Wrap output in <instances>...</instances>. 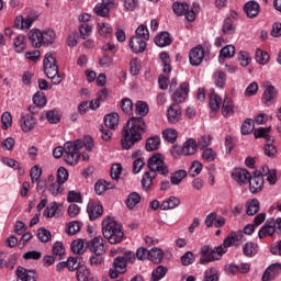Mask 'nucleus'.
<instances>
[{
    "label": "nucleus",
    "instance_id": "0e129e2a",
    "mask_svg": "<svg viewBox=\"0 0 281 281\" xmlns=\"http://www.w3.org/2000/svg\"><path fill=\"white\" fill-rule=\"evenodd\" d=\"M91 25H89V23H81L79 25V32H80V36L81 38L87 40L89 38V36H91Z\"/></svg>",
    "mask_w": 281,
    "mask_h": 281
},
{
    "label": "nucleus",
    "instance_id": "f03ea898",
    "mask_svg": "<svg viewBox=\"0 0 281 281\" xmlns=\"http://www.w3.org/2000/svg\"><path fill=\"white\" fill-rule=\"evenodd\" d=\"M86 147V150L91 151L93 150V139L89 138V142L85 144L81 139H77L74 142H68L65 144V156L64 161L69 164V166H75L78 164L80 159V150Z\"/></svg>",
    "mask_w": 281,
    "mask_h": 281
},
{
    "label": "nucleus",
    "instance_id": "cd10ccee",
    "mask_svg": "<svg viewBox=\"0 0 281 281\" xmlns=\"http://www.w3.org/2000/svg\"><path fill=\"white\" fill-rule=\"evenodd\" d=\"M172 40L170 38V33L161 32L158 36L155 37V44L157 47H168L171 45Z\"/></svg>",
    "mask_w": 281,
    "mask_h": 281
},
{
    "label": "nucleus",
    "instance_id": "aec40b11",
    "mask_svg": "<svg viewBox=\"0 0 281 281\" xmlns=\"http://www.w3.org/2000/svg\"><path fill=\"white\" fill-rule=\"evenodd\" d=\"M61 206L57 202H52L45 210H44V216L46 218H58L63 216V210Z\"/></svg>",
    "mask_w": 281,
    "mask_h": 281
},
{
    "label": "nucleus",
    "instance_id": "052dcab7",
    "mask_svg": "<svg viewBox=\"0 0 281 281\" xmlns=\"http://www.w3.org/2000/svg\"><path fill=\"white\" fill-rule=\"evenodd\" d=\"M82 228V225H80L79 222L72 221L68 224V227L66 228V232L69 236H74L80 232Z\"/></svg>",
    "mask_w": 281,
    "mask_h": 281
},
{
    "label": "nucleus",
    "instance_id": "a18cd8bd",
    "mask_svg": "<svg viewBox=\"0 0 281 281\" xmlns=\"http://www.w3.org/2000/svg\"><path fill=\"white\" fill-rule=\"evenodd\" d=\"M139 201H142V196L139 195V193L132 192L128 194L125 203H126V206L128 207V210H133V207H135V205H137V203H139Z\"/></svg>",
    "mask_w": 281,
    "mask_h": 281
},
{
    "label": "nucleus",
    "instance_id": "4468645a",
    "mask_svg": "<svg viewBox=\"0 0 281 281\" xmlns=\"http://www.w3.org/2000/svg\"><path fill=\"white\" fill-rule=\"evenodd\" d=\"M232 177L238 186H245V183H249V179H251V173L247 169L236 168L234 169Z\"/></svg>",
    "mask_w": 281,
    "mask_h": 281
},
{
    "label": "nucleus",
    "instance_id": "c9c22d12",
    "mask_svg": "<svg viewBox=\"0 0 281 281\" xmlns=\"http://www.w3.org/2000/svg\"><path fill=\"white\" fill-rule=\"evenodd\" d=\"M160 145L161 138H159V136H154L147 138L145 148L148 153H153V150H158Z\"/></svg>",
    "mask_w": 281,
    "mask_h": 281
},
{
    "label": "nucleus",
    "instance_id": "c03bdc74",
    "mask_svg": "<svg viewBox=\"0 0 281 281\" xmlns=\"http://www.w3.org/2000/svg\"><path fill=\"white\" fill-rule=\"evenodd\" d=\"M159 58L164 66V74H170V71H172V66L170 65V55L166 52H162L160 53Z\"/></svg>",
    "mask_w": 281,
    "mask_h": 281
},
{
    "label": "nucleus",
    "instance_id": "49530a36",
    "mask_svg": "<svg viewBox=\"0 0 281 281\" xmlns=\"http://www.w3.org/2000/svg\"><path fill=\"white\" fill-rule=\"evenodd\" d=\"M234 54H236V47L234 45H227L223 47L220 52V63L223 60V58H232L234 57Z\"/></svg>",
    "mask_w": 281,
    "mask_h": 281
},
{
    "label": "nucleus",
    "instance_id": "3c124183",
    "mask_svg": "<svg viewBox=\"0 0 281 281\" xmlns=\"http://www.w3.org/2000/svg\"><path fill=\"white\" fill-rule=\"evenodd\" d=\"M255 60H257L259 65H267V63H269V53L262 49H257Z\"/></svg>",
    "mask_w": 281,
    "mask_h": 281
},
{
    "label": "nucleus",
    "instance_id": "a19ab883",
    "mask_svg": "<svg viewBox=\"0 0 281 281\" xmlns=\"http://www.w3.org/2000/svg\"><path fill=\"white\" fill-rule=\"evenodd\" d=\"M136 38H140L145 42L150 41V32L148 31V27H146V25L140 24L136 31H135V35Z\"/></svg>",
    "mask_w": 281,
    "mask_h": 281
},
{
    "label": "nucleus",
    "instance_id": "37998d69",
    "mask_svg": "<svg viewBox=\"0 0 281 281\" xmlns=\"http://www.w3.org/2000/svg\"><path fill=\"white\" fill-rule=\"evenodd\" d=\"M223 102V99H221L214 90L210 92V108L213 111H218L221 109V104Z\"/></svg>",
    "mask_w": 281,
    "mask_h": 281
},
{
    "label": "nucleus",
    "instance_id": "4c0bfd02",
    "mask_svg": "<svg viewBox=\"0 0 281 281\" xmlns=\"http://www.w3.org/2000/svg\"><path fill=\"white\" fill-rule=\"evenodd\" d=\"M243 251L244 256H246L247 258H254V256L258 254V244L254 241H248L245 244Z\"/></svg>",
    "mask_w": 281,
    "mask_h": 281
},
{
    "label": "nucleus",
    "instance_id": "f3484780",
    "mask_svg": "<svg viewBox=\"0 0 281 281\" xmlns=\"http://www.w3.org/2000/svg\"><path fill=\"white\" fill-rule=\"evenodd\" d=\"M190 91V85L188 82H183L180 85V88L177 89L172 94V100L177 104H180V102H186V98H188V93Z\"/></svg>",
    "mask_w": 281,
    "mask_h": 281
},
{
    "label": "nucleus",
    "instance_id": "1a4fd4ad",
    "mask_svg": "<svg viewBox=\"0 0 281 281\" xmlns=\"http://www.w3.org/2000/svg\"><path fill=\"white\" fill-rule=\"evenodd\" d=\"M245 243V234H243V231L234 232L232 231L227 237L224 239L223 246L224 249H227L228 247L235 246L240 247Z\"/></svg>",
    "mask_w": 281,
    "mask_h": 281
},
{
    "label": "nucleus",
    "instance_id": "5701e85b",
    "mask_svg": "<svg viewBox=\"0 0 281 281\" xmlns=\"http://www.w3.org/2000/svg\"><path fill=\"white\" fill-rule=\"evenodd\" d=\"M103 122L110 131H115L120 124V114L117 112H112L106 114L103 119Z\"/></svg>",
    "mask_w": 281,
    "mask_h": 281
},
{
    "label": "nucleus",
    "instance_id": "412c9836",
    "mask_svg": "<svg viewBox=\"0 0 281 281\" xmlns=\"http://www.w3.org/2000/svg\"><path fill=\"white\" fill-rule=\"evenodd\" d=\"M20 122L23 133H30L36 126V119L32 114L22 115Z\"/></svg>",
    "mask_w": 281,
    "mask_h": 281
},
{
    "label": "nucleus",
    "instance_id": "e2e57ef3",
    "mask_svg": "<svg viewBox=\"0 0 281 281\" xmlns=\"http://www.w3.org/2000/svg\"><path fill=\"white\" fill-rule=\"evenodd\" d=\"M271 142H273V139L267 140V144L263 147V153L267 157H276L278 153V149H276V147L273 146V144H271Z\"/></svg>",
    "mask_w": 281,
    "mask_h": 281
},
{
    "label": "nucleus",
    "instance_id": "58836bf2",
    "mask_svg": "<svg viewBox=\"0 0 281 281\" xmlns=\"http://www.w3.org/2000/svg\"><path fill=\"white\" fill-rule=\"evenodd\" d=\"M172 10L178 16H183L190 10V4L188 2H175Z\"/></svg>",
    "mask_w": 281,
    "mask_h": 281
},
{
    "label": "nucleus",
    "instance_id": "ddd939ff",
    "mask_svg": "<svg viewBox=\"0 0 281 281\" xmlns=\"http://www.w3.org/2000/svg\"><path fill=\"white\" fill-rule=\"evenodd\" d=\"M15 276L18 281H36V278H38L36 270H29L21 266L16 268Z\"/></svg>",
    "mask_w": 281,
    "mask_h": 281
},
{
    "label": "nucleus",
    "instance_id": "864d4df0",
    "mask_svg": "<svg viewBox=\"0 0 281 281\" xmlns=\"http://www.w3.org/2000/svg\"><path fill=\"white\" fill-rule=\"evenodd\" d=\"M37 238L41 243H49L52 240V232L42 227L37 231Z\"/></svg>",
    "mask_w": 281,
    "mask_h": 281
},
{
    "label": "nucleus",
    "instance_id": "8fccbe9b",
    "mask_svg": "<svg viewBox=\"0 0 281 281\" xmlns=\"http://www.w3.org/2000/svg\"><path fill=\"white\" fill-rule=\"evenodd\" d=\"M162 137L166 142H169V144H175L177 142L178 133L176 130L167 128L162 132Z\"/></svg>",
    "mask_w": 281,
    "mask_h": 281
},
{
    "label": "nucleus",
    "instance_id": "79ce46f5",
    "mask_svg": "<svg viewBox=\"0 0 281 281\" xmlns=\"http://www.w3.org/2000/svg\"><path fill=\"white\" fill-rule=\"evenodd\" d=\"M56 41V33L54 30H46L42 32V45H52Z\"/></svg>",
    "mask_w": 281,
    "mask_h": 281
},
{
    "label": "nucleus",
    "instance_id": "09e8293b",
    "mask_svg": "<svg viewBox=\"0 0 281 281\" xmlns=\"http://www.w3.org/2000/svg\"><path fill=\"white\" fill-rule=\"evenodd\" d=\"M13 45L18 54H22V52H25V35H18L14 38Z\"/></svg>",
    "mask_w": 281,
    "mask_h": 281
},
{
    "label": "nucleus",
    "instance_id": "f704fd0d",
    "mask_svg": "<svg viewBox=\"0 0 281 281\" xmlns=\"http://www.w3.org/2000/svg\"><path fill=\"white\" fill-rule=\"evenodd\" d=\"M188 177V171L180 169L171 173L170 183L171 186H179L183 179Z\"/></svg>",
    "mask_w": 281,
    "mask_h": 281
},
{
    "label": "nucleus",
    "instance_id": "6e6552de",
    "mask_svg": "<svg viewBox=\"0 0 281 281\" xmlns=\"http://www.w3.org/2000/svg\"><path fill=\"white\" fill-rule=\"evenodd\" d=\"M112 267L113 268L109 270V276L111 280H115L120 274L126 273V267H128V263L124 260V257L119 256L113 260Z\"/></svg>",
    "mask_w": 281,
    "mask_h": 281
},
{
    "label": "nucleus",
    "instance_id": "4d7b16f0",
    "mask_svg": "<svg viewBox=\"0 0 281 281\" xmlns=\"http://www.w3.org/2000/svg\"><path fill=\"white\" fill-rule=\"evenodd\" d=\"M254 120L251 119H247L246 121H244V123L241 124V135H249L251 133H254Z\"/></svg>",
    "mask_w": 281,
    "mask_h": 281
},
{
    "label": "nucleus",
    "instance_id": "338daca9",
    "mask_svg": "<svg viewBox=\"0 0 281 281\" xmlns=\"http://www.w3.org/2000/svg\"><path fill=\"white\" fill-rule=\"evenodd\" d=\"M2 131H8L12 126V114L4 112L1 116Z\"/></svg>",
    "mask_w": 281,
    "mask_h": 281
},
{
    "label": "nucleus",
    "instance_id": "69168bd1",
    "mask_svg": "<svg viewBox=\"0 0 281 281\" xmlns=\"http://www.w3.org/2000/svg\"><path fill=\"white\" fill-rule=\"evenodd\" d=\"M203 170V165L199 161H193L192 166L189 169V177H196L201 175V171Z\"/></svg>",
    "mask_w": 281,
    "mask_h": 281
},
{
    "label": "nucleus",
    "instance_id": "ea45409f",
    "mask_svg": "<svg viewBox=\"0 0 281 281\" xmlns=\"http://www.w3.org/2000/svg\"><path fill=\"white\" fill-rule=\"evenodd\" d=\"M166 273H168V269L164 266H158L153 270L150 281L164 280V278H166Z\"/></svg>",
    "mask_w": 281,
    "mask_h": 281
},
{
    "label": "nucleus",
    "instance_id": "c85d7f7f",
    "mask_svg": "<svg viewBox=\"0 0 281 281\" xmlns=\"http://www.w3.org/2000/svg\"><path fill=\"white\" fill-rule=\"evenodd\" d=\"M155 179H157V173L155 171H146L140 180L144 190H150V186H153V180Z\"/></svg>",
    "mask_w": 281,
    "mask_h": 281
},
{
    "label": "nucleus",
    "instance_id": "393cba45",
    "mask_svg": "<svg viewBox=\"0 0 281 281\" xmlns=\"http://www.w3.org/2000/svg\"><path fill=\"white\" fill-rule=\"evenodd\" d=\"M180 115L181 106H179V104H173L167 110V117L171 124H177V122H179Z\"/></svg>",
    "mask_w": 281,
    "mask_h": 281
},
{
    "label": "nucleus",
    "instance_id": "473e14b6",
    "mask_svg": "<svg viewBox=\"0 0 281 281\" xmlns=\"http://www.w3.org/2000/svg\"><path fill=\"white\" fill-rule=\"evenodd\" d=\"M260 212V201L258 199H252L247 202V209H246V214L248 216H256Z\"/></svg>",
    "mask_w": 281,
    "mask_h": 281
},
{
    "label": "nucleus",
    "instance_id": "bf43d9fd",
    "mask_svg": "<svg viewBox=\"0 0 281 281\" xmlns=\"http://www.w3.org/2000/svg\"><path fill=\"white\" fill-rule=\"evenodd\" d=\"M33 102L36 104V106H40L43 109L45 104H47V98L45 97V93L43 92H37L36 94L33 95Z\"/></svg>",
    "mask_w": 281,
    "mask_h": 281
},
{
    "label": "nucleus",
    "instance_id": "603ef678",
    "mask_svg": "<svg viewBox=\"0 0 281 281\" xmlns=\"http://www.w3.org/2000/svg\"><path fill=\"white\" fill-rule=\"evenodd\" d=\"M270 132H271V127H268V128L259 127V128L255 130L254 135H255L256 139L263 137V139H266V142H269V139H271V136H269Z\"/></svg>",
    "mask_w": 281,
    "mask_h": 281
},
{
    "label": "nucleus",
    "instance_id": "dca6fc26",
    "mask_svg": "<svg viewBox=\"0 0 281 281\" xmlns=\"http://www.w3.org/2000/svg\"><path fill=\"white\" fill-rule=\"evenodd\" d=\"M276 98H278V89H276V87L272 85L267 86L263 91L261 102L263 104H266V106H271V104H273V100H276Z\"/></svg>",
    "mask_w": 281,
    "mask_h": 281
},
{
    "label": "nucleus",
    "instance_id": "13d9d810",
    "mask_svg": "<svg viewBox=\"0 0 281 281\" xmlns=\"http://www.w3.org/2000/svg\"><path fill=\"white\" fill-rule=\"evenodd\" d=\"M112 187H110V184H106L105 180H99L95 182L94 184V192L97 194H104V192H106V190H111Z\"/></svg>",
    "mask_w": 281,
    "mask_h": 281
},
{
    "label": "nucleus",
    "instance_id": "c756f323",
    "mask_svg": "<svg viewBox=\"0 0 281 281\" xmlns=\"http://www.w3.org/2000/svg\"><path fill=\"white\" fill-rule=\"evenodd\" d=\"M179 205H181V200H179V198L177 196L171 195L161 203L160 210H175V207H179Z\"/></svg>",
    "mask_w": 281,
    "mask_h": 281
},
{
    "label": "nucleus",
    "instance_id": "a211bd4d",
    "mask_svg": "<svg viewBox=\"0 0 281 281\" xmlns=\"http://www.w3.org/2000/svg\"><path fill=\"white\" fill-rule=\"evenodd\" d=\"M280 274H281V263H273L266 269L261 280L262 281L276 280V278H278V276Z\"/></svg>",
    "mask_w": 281,
    "mask_h": 281
},
{
    "label": "nucleus",
    "instance_id": "7c9ffc66",
    "mask_svg": "<svg viewBox=\"0 0 281 281\" xmlns=\"http://www.w3.org/2000/svg\"><path fill=\"white\" fill-rule=\"evenodd\" d=\"M196 140L194 138H189L184 142L183 147H182V155H194L196 153Z\"/></svg>",
    "mask_w": 281,
    "mask_h": 281
},
{
    "label": "nucleus",
    "instance_id": "bb28decb",
    "mask_svg": "<svg viewBox=\"0 0 281 281\" xmlns=\"http://www.w3.org/2000/svg\"><path fill=\"white\" fill-rule=\"evenodd\" d=\"M213 82L218 89L225 88V82H227V75L223 70H216L213 74Z\"/></svg>",
    "mask_w": 281,
    "mask_h": 281
},
{
    "label": "nucleus",
    "instance_id": "0eeeda50",
    "mask_svg": "<svg viewBox=\"0 0 281 281\" xmlns=\"http://www.w3.org/2000/svg\"><path fill=\"white\" fill-rule=\"evenodd\" d=\"M43 66L44 74L47 76V78H50L52 76H56V74H58V65L56 64V57L53 53H47L45 55Z\"/></svg>",
    "mask_w": 281,
    "mask_h": 281
},
{
    "label": "nucleus",
    "instance_id": "4be33fe9",
    "mask_svg": "<svg viewBox=\"0 0 281 281\" xmlns=\"http://www.w3.org/2000/svg\"><path fill=\"white\" fill-rule=\"evenodd\" d=\"M244 12L247 14L248 19H256L260 14V4L256 1H248L244 5Z\"/></svg>",
    "mask_w": 281,
    "mask_h": 281
},
{
    "label": "nucleus",
    "instance_id": "f257e3e1",
    "mask_svg": "<svg viewBox=\"0 0 281 281\" xmlns=\"http://www.w3.org/2000/svg\"><path fill=\"white\" fill-rule=\"evenodd\" d=\"M136 115L142 117H131L124 125L121 137V146L123 150H131L133 146L142 142L144 133H146L145 115H148V104L144 101H137L135 104Z\"/></svg>",
    "mask_w": 281,
    "mask_h": 281
},
{
    "label": "nucleus",
    "instance_id": "2eb2a0df",
    "mask_svg": "<svg viewBox=\"0 0 281 281\" xmlns=\"http://www.w3.org/2000/svg\"><path fill=\"white\" fill-rule=\"evenodd\" d=\"M87 212L90 221H95L104 214V207L98 202H89L87 206Z\"/></svg>",
    "mask_w": 281,
    "mask_h": 281
},
{
    "label": "nucleus",
    "instance_id": "6e6d98bb",
    "mask_svg": "<svg viewBox=\"0 0 281 281\" xmlns=\"http://www.w3.org/2000/svg\"><path fill=\"white\" fill-rule=\"evenodd\" d=\"M216 157V151H214V149L210 147H206L202 153V159L207 164H211V161H215Z\"/></svg>",
    "mask_w": 281,
    "mask_h": 281
},
{
    "label": "nucleus",
    "instance_id": "9b49d317",
    "mask_svg": "<svg viewBox=\"0 0 281 281\" xmlns=\"http://www.w3.org/2000/svg\"><path fill=\"white\" fill-rule=\"evenodd\" d=\"M248 183L251 194H258V192H262V188H265V178L258 175V171H254Z\"/></svg>",
    "mask_w": 281,
    "mask_h": 281
},
{
    "label": "nucleus",
    "instance_id": "9d476101",
    "mask_svg": "<svg viewBox=\"0 0 281 281\" xmlns=\"http://www.w3.org/2000/svg\"><path fill=\"white\" fill-rule=\"evenodd\" d=\"M204 58H205V49L201 45L193 47L189 53V63L190 65H192V67H199V65L203 63Z\"/></svg>",
    "mask_w": 281,
    "mask_h": 281
},
{
    "label": "nucleus",
    "instance_id": "680f3d73",
    "mask_svg": "<svg viewBox=\"0 0 281 281\" xmlns=\"http://www.w3.org/2000/svg\"><path fill=\"white\" fill-rule=\"evenodd\" d=\"M121 109H122L123 113L131 115V113H133V100H131L128 98H124L121 101Z\"/></svg>",
    "mask_w": 281,
    "mask_h": 281
},
{
    "label": "nucleus",
    "instance_id": "7ed1b4c3",
    "mask_svg": "<svg viewBox=\"0 0 281 281\" xmlns=\"http://www.w3.org/2000/svg\"><path fill=\"white\" fill-rule=\"evenodd\" d=\"M102 234L110 245H120V243L124 240V229L122 228V224L111 217L103 220Z\"/></svg>",
    "mask_w": 281,
    "mask_h": 281
},
{
    "label": "nucleus",
    "instance_id": "e433bc0d",
    "mask_svg": "<svg viewBox=\"0 0 281 281\" xmlns=\"http://www.w3.org/2000/svg\"><path fill=\"white\" fill-rule=\"evenodd\" d=\"M148 260H150L155 265H159L161 260H164V250H161L160 248H151L149 250Z\"/></svg>",
    "mask_w": 281,
    "mask_h": 281
},
{
    "label": "nucleus",
    "instance_id": "5fc2aeb1",
    "mask_svg": "<svg viewBox=\"0 0 281 281\" xmlns=\"http://www.w3.org/2000/svg\"><path fill=\"white\" fill-rule=\"evenodd\" d=\"M80 257H69L66 261V268L68 271H77L78 267L80 266Z\"/></svg>",
    "mask_w": 281,
    "mask_h": 281
},
{
    "label": "nucleus",
    "instance_id": "20e7f679",
    "mask_svg": "<svg viewBox=\"0 0 281 281\" xmlns=\"http://www.w3.org/2000/svg\"><path fill=\"white\" fill-rule=\"evenodd\" d=\"M225 251L226 250L223 248V246L215 248H212L211 246H203L201 248L200 263L207 265L209 262H213V260H221V257L223 254H225Z\"/></svg>",
    "mask_w": 281,
    "mask_h": 281
},
{
    "label": "nucleus",
    "instance_id": "39448f33",
    "mask_svg": "<svg viewBox=\"0 0 281 281\" xmlns=\"http://www.w3.org/2000/svg\"><path fill=\"white\" fill-rule=\"evenodd\" d=\"M147 168L156 175H162V177H166L170 172L161 154H154L147 161Z\"/></svg>",
    "mask_w": 281,
    "mask_h": 281
},
{
    "label": "nucleus",
    "instance_id": "2f4dec72",
    "mask_svg": "<svg viewBox=\"0 0 281 281\" xmlns=\"http://www.w3.org/2000/svg\"><path fill=\"white\" fill-rule=\"evenodd\" d=\"M88 245L89 243H87L86 239L74 240L71 243V251L72 254H77V256H80L85 251V249H87Z\"/></svg>",
    "mask_w": 281,
    "mask_h": 281
},
{
    "label": "nucleus",
    "instance_id": "72a5a7b5",
    "mask_svg": "<svg viewBox=\"0 0 281 281\" xmlns=\"http://www.w3.org/2000/svg\"><path fill=\"white\" fill-rule=\"evenodd\" d=\"M77 280L78 281L93 280V278H91V272L89 271V269H87V266L79 263V267L77 268Z\"/></svg>",
    "mask_w": 281,
    "mask_h": 281
},
{
    "label": "nucleus",
    "instance_id": "a878e982",
    "mask_svg": "<svg viewBox=\"0 0 281 281\" xmlns=\"http://www.w3.org/2000/svg\"><path fill=\"white\" fill-rule=\"evenodd\" d=\"M234 111H236L234 101L229 98H225L222 105V114L224 117H232V115H234Z\"/></svg>",
    "mask_w": 281,
    "mask_h": 281
},
{
    "label": "nucleus",
    "instance_id": "de8ad7c7",
    "mask_svg": "<svg viewBox=\"0 0 281 281\" xmlns=\"http://www.w3.org/2000/svg\"><path fill=\"white\" fill-rule=\"evenodd\" d=\"M63 186H64L63 182H59L58 180H56L48 187V192H50L53 196H58V194H63V191L65 190Z\"/></svg>",
    "mask_w": 281,
    "mask_h": 281
},
{
    "label": "nucleus",
    "instance_id": "f8f14e48",
    "mask_svg": "<svg viewBox=\"0 0 281 281\" xmlns=\"http://www.w3.org/2000/svg\"><path fill=\"white\" fill-rule=\"evenodd\" d=\"M148 44L145 40L136 37L135 35L132 36L128 41V47L133 54H144L146 52V47Z\"/></svg>",
    "mask_w": 281,
    "mask_h": 281
},
{
    "label": "nucleus",
    "instance_id": "423d86ee",
    "mask_svg": "<svg viewBox=\"0 0 281 281\" xmlns=\"http://www.w3.org/2000/svg\"><path fill=\"white\" fill-rule=\"evenodd\" d=\"M274 234H281V217L276 221H267V223L259 229V238H266V236H273Z\"/></svg>",
    "mask_w": 281,
    "mask_h": 281
},
{
    "label": "nucleus",
    "instance_id": "b1692460",
    "mask_svg": "<svg viewBox=\"0 0 281 281\" xmlns=\"http://www.w3.org/2000/svg\"><path fill=\"white\" fill-rule=\"evenodd\" d=\"M88 247L92 254H104V239L102 237H94L91 243H88Z\"/></svg>",
    "mask_w": 281,
    "mask_h": 281
},
{
    "label": "nucleus",
    "instance_id": "774afa93",
    "mask_svg": "<svg viewBox=\"0 0 281 281\" xmlns=\"http://www.w3.org/2000/svg\"><path fill=\"white\" fill-rule=\"evenodd\" d=\"M204 281H218V271L211 268L204 272Z\"/></svg>",
    "mask_w": 281,
    "mask_h": 281
},
{
    "label": "nucleus",
    "instance_id": "6ab92c4d",
    "mask_svg": "<svg viewBox=\"0 0 281 281\" xmlns=\"http://www.w3.org/2000/svg\"><path fill=\"white\" fill-rule=\"evenodd\" d=\"M29 41L35 49L43 47V32L38 29L30 31Z\"/></svg>",
    "mask_w": 281,
    "mask_h": 281
}]
</instances>
